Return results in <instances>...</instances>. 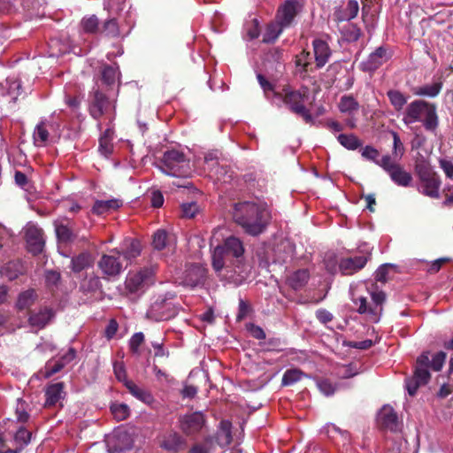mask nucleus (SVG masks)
<instances>
[{"label":"nucleus","mask_w":453,"mask_h":453,"mask_svg":"<svg viewBox=\"0 0 453 453\" xmlns=\"http://www.w3.org/2000/svg\"><path fill=\"white\" fill-rule=\"evenodd\" d=\"M342 34L344 38L349 42H356L361 36L360 29L353 24L346 26L342 30Z\"/></svg>","instance_id":"obj_47"},{"label":"nucleus","mask_w":453,"mask_h":453,"mask_svg":"<svg viewBox=\"0 0 453 453\" xmlns=\"http://www.w3.org/2000/svg\"><path fill=\"white\" fill-rule=\"evenodd\" d=\"M122 205V202L118 199H111V200H100L96 201L92 208L93 212L96 214H104L111 211V210H116Z\"/></svg>","instance_id":"obj_29"},{"label":"nucleus","mask_w":453,"mask_h":453,"mask_svg":"<svg viewBox=\"0 0 453 453\" xmlns=\"http://www.w3.org/2000/svg\"><path fill=\"white\" fill-rule=\"evenodd\" d=\"M122 249L123 257L129 263L141 254V244L136 240L125 241Z\"/></svg>","instance_id":"obj_30"},{"label":"nucleus","mask_w":453,"mask_h":453,"mask_svg":"<svg viewBox=\"0 0 453 453\" xmlns=\"http://www.w3.org/2000/svg\"><path fill=\"white\" fill-rule=\"evenodd\" d=\"M403 121L407 126L422 122L426 130L434 131L438 126L436 109L426 101L415 100L405 108Z\"/></svg>","instance_id":"obj_3"},{"label":"nucleus","mask_w":453,"mask_h":453,"mask_svg":"<svg viewBox=\"0 0 453 453\" xmlns=\"http://www.w3.org/2000/svg\"><path fill=\"white\" fill-rule=\"evenodd\" d=\"M418 173L421 182L420 192L429 197L438 198L441 187V180L438 174L426 166L419 167Z\"/></svg>","instance_id":"obj_8"},{"label":"nucleus","mask_w":453,"mask_h":453,"mask_svg":"<svg viewBox=\"0 0 453 453\" xmlns=\"http://www.w3.org/2000/svg\"><path fill=\"white\" fill-rule=\"evenodd\" d=\"M31 434L25 428H20L15 434L14 439L19 444V449H22L23 446L30 442Z\"/></svg>","instance_id":"obj_52"},{"label":"nucleus","mask_w":453,"mask_h":453,"mask_svg":"<svg viewBox=\"0 0 453 453\" xmlns=\"http://www.w3.org/2000/svg\"><path fill=\"white\" fill-rule=\"evenodd\" d=\"M112 254L104 255L98 262L102 273L107 277H116L123 271V265L119 261V251L112 250Z\"/></svg>","instance_id":"obj_10"},{"label":"nucleus","mask_w":453,"mask_h":453,"mask_svg":"<svg viewBox=\"0 0 453 453\" xmlns=\"http://www.w3.org/2000/svg\"><path fill=\"white\" fill-rule=\"evenodd\" d=\"M233 218L246 233L257 235L265 229L270 219V212L264 203L245 201L235 203Z\"/></svg>","instance_id":"obj_2"},{"label":"nucleus","mask_w":453,"mask_h":453,"mask_svg":"<svg viewBox=\"0 0 453 453\" xmlns=\"http://www.w3.org/2000/svg\"><path fill=\"white\" fill-rule=\"evenodd\" d=\"M312 44L317 67H323L328 62L331 50L327 43L323 40L316 39L313 41Z\"/></svg>","instance_id":"obj_21"},{"label":"nucleus","mask_w":453,"mask_h":453,"mask_svg":"<svg viewBox=\"0 0 453 453\" xmlns=\"http://www.w3.org/2000/svg\"><path fill=\"white\" fill-rule=\"evenodd\" d=\"M111 411L113 417L122 421L127 418L130 415V408L127 404L122 403H114L111 405Z\"/></svg>","instance_id":"obj_38"},{"label":"nucleus","mask_w":453,"mask_h":453,"mask_svg":"<svg viewBox=\"0 0 453 453\" xmlns=\"http://www.w3.org/2000/svg\"><path fill=\"white\" fill-rule=\"evenodd\" d=\"M64 385L62 382H58L50 385L45 391L47 406L56 405L61 399L64 398Z\"/></svg>","instance_id":"obj_24"},{"label":"nucleus","mask_w":453,"mask_h":453,"mask_svg":"<svg viewBox=\"0 0 453 453\" xmlns=\"http://www.w3.org/2000/svg\"><path fill=\"white\" fill-rule=\"evenodd\" d=\"M441 89V83L434 82L416 88L414 94L420 96L434 97Z\"/></svg>","instance_id":"obj_36"},{"label":"nucleus","mask_w":453,"mask_h":453,"mask_svg":"<svg viewBox=\"0 0 453 453\" xmlns=\"http://www.w3.org/2000/svg\"><path fill=\"white\" fill-rule=\"evenodd\" d=\"M119 76V69L116 66L106 65L102 71L103 81L108 85L113 84Z\"/></svg>","instance_id":"obj_44"},{"label":"nucleus","mask_w":453,"mask_h":453,"mask_svg":"<svg viewBox=\"0 0 453 453\" xmlns=\"http://www.w3.org/2000/svg\"><path fill=\"white\" fill-rule=\"evenodd\" d=\"M36 294L34 289H28L19 294L16 306L19 310L29 308L35 301Z\"/></svg>","instance_id":"obj_34"},{"label":"nucleus","mask_w":453,"mask_h":453,"mask_svg":"<svg viewBox=\"0 0 453 453\" xmlns=\"http://www.w3.org/2000/svg\"><path fill=\"white\" fill-rule=\"evenodd\" d=\"M446 360V354L442 351L436 353L430 360L429 367L434 371H441Z\"/></svg>","instance_id":"obj_53"},{"label":"nucleus","mask_w":453,"mask_h":453,"mask_svg":"<svg viewBox=\"0 0 453 453\" xmlns=\"http://www.w3.org/2000/svg\"><path fill=\"white\" fill-rule=\"evenodd\" d=\"M65 366V363L58 361H50L45 365V371L43 376L49 378L53 374L58 372Z\"/></svg>","instance_id":"obj_54"},{"label":"nucleus","mask_w":453,"mask_h":453,"mask_svg":"<svg viewBox=\"0 0 453 453\" xmlns=\"http://www.w3.org/2000/svg\"><path fill=\"white\" fill-rule=\"evenodd\" d=\"M207 269L203 265H192L185 272L183 284L191 288L204 283Z\"/></svg>","instance_id":"obj_15"},{"label":"nucleus","mask_w":453,"mask_h":453,"mask_svg":"<svg viewBox=\"0 0 453 453\" xmlns=\"http://www.w3.org/2000/svg\"><path fill=\"white\" fill-rule=\"evenodd\" d=\"M203 171L211 177L217 180H221L226 173V169L219 165L217 152L210 151L205 153L203 157Z\"/></svg>","instance_id":"obj_14"},{"label":"nucleus","mask_w":453,"mask_h":453,"mask_svg":"<svg viewBox=\"0 0 453 453\" xmlns=\"http://www.w3.org/2000/svg\"><path fill=\"white\" fill-rule=\"evenodd\" d=\"M362 157L369 161L378 164L380 160V152L377 149L372 146H365L361 150Z\"/></svg>","instance_id":"obj_51"},{"label":"nucleus","mask_w":453,"mask_h":453,"mask_svg":"<svg viewBox=\"0 0 453 453\" xmlns=\"http://www.w3.org/2000/svg\"><path fill=\"white\" fill-rule=\"evenodd\" d=\"M223 231V228H217L211 237V265L223 280L239 284L246 278L242 264L243 244L234 236L224 238Z\"/></svg>","instance_id":"obj_1"},{"label":"nucleus","mask_w":453,"mask_h":453,"mask_svg":"<svg viewBox=\"0 0 453 453\" xmlns=\"http://www.w3.org/2000/svg\"><path fill=\"white\" fill-rule=\"evenodd\" d=\"M393 268L392 265L385 264L378 268L375 273V280L380 282H386L388 279L389 271Z\"/></svg>","instance_id":"obj_57"},{"label":"nucleus","mask_w":453,"mask_h":453,"mask_svg":"<svg viewBox=\"0 0 453 453\" xmlns=\"http://www.w3.org/2000/svg\"><path fill=\"white\" fill-rule=\"evenodd\" d=\"M51 127V123L47 119H42L36 125L33 134L34 143L35 146L43 147L48 143L50 129Z\"/></svg>","instance_id":"obj_20"},{"label":"nucleus","mask_w":453,"mask_h":453,"mask_svg":"<svg viewBox=\"0 0 453 453\" xmlns=\"http://www.w3.org/2000/svg\"><path fill=\"white\" fill-rule=\"evenodd\" d=\"M401 158H395L394 155H384L378 162L377 165L380 166L386 173L391 171L394 167L399 164L398 160Z\"/></svg>","instance_id":"obj_45"},{"label":"nucleus","mask_w":453,"mask_h":453,"mask_svg":"<svg viewBox=\"0 0 453 453\" xmlns=\"http://www.w3.org/2000/svg\"><path fill=\"white\" fill-rule=\"evenodd\" d=\"M27 409V404L26 403V402L23 401L22 399H18L15 410L18 421L25 423L28 420L29 414Z\"/></svg>","instance_id":"obj_49"},{"label":"nucleus","mask_w":453,"mask_h":453,"mask_svg":"<svg viewBox=\"0 0 453 453\" xmlns=\"http://www.w3.org/2000/svg\"><path fill=\"white\" fill-rule=\"evenodd\" d=\"M358 10V3L356 0H349L343 12L337 15V19L341 21L350 20L357 17Z\"/></svg>","instance_id":"obj_37"},{"label":"nucleus","mask_w":453,"mask_h":453,"mask_svg":"<svg viewBox=\"0 0 453 453\" xmlns=\"http://www.w3.org/2000/svg\"><path fill=\"white\" fill-rule=\"evenodd\" d=\"M388 175L393 182L401 187L410 186L412 177L400 165L389 171Z\"/></svg>","instance_id":"obj_26"},{"label":"nucleus","mask_w":453,"mask_h":453,"mask_svg":"<svg viewBox=\"0 0 453 453\" xmlns=\"http://www.w3.org/2000/svg\"><path fill=\"white\" fill-rule=\"evenodd\" d=\"M144 341V335L142 333H135L130 339L129 341V346H130V349L134 352V353H137L138 352V349H139V347L140 345L142 343V342Z\"/></svg>","instance_id":"obj_59"},{"label":"nucleus","mask_w":453,"mask_h":453,"mask_svg":"<svg viewBox=\"0 0 453 453\" xmlns=\"http://www.w3.org/2000/svg\"><path fill=\"white\" fill-rule=\"evenodd\" d=\"M115 110V104L105 97L104 94L98 90L94 93V100L90 105L91 116L98 119L104 114H110V118H112V111Z\"/></svg>","instance_id":"obj_12"},{"label":"nucleus","mask_w":453,"mask_h":453,"mask_svg":"<svg viewBox=\"0 0 453 453\" xmlns=\"http://www.w3.org/2000/svg\"><path fill=\"white\" fill-rule=\"evenodd\" d=\"M285 29L281 24H280L276 19L274 22L268 25L265 34L263 35V42H274L282 31Z\"/></svg>","instance_id":"obj_33"},{"label":"nucleus","mask_w":453,"mask_h":453,"mask_svg":"<svg viewBox=\"0 0 453 453\" xmlns=\"http://www.w3.org/2000/svg\"><path fill=\"white\" fill-rule=\"evenodd\" d=\"M198 204L195 202L183 203L181 205L182 214L186 218H193L198 211Z\"/></svg>","instance_id":"obj_58"},{"label":"nucleus","mask_w":453,"mask_h":453,"mask_svg":"<svg viewBox=\"0 0 453 453\" xmlns=\"http://www.w3.org/2000/svg\"><path fill=\"white\" fill-rule=\"evenodd\" d=\"M23 272L24 266L19 261H10L0 271L1 274L10 280H15Z\"/></svg>","instance_id":"obj_28"},{"label":"nucleus","mask_w":453,"mask_h":453,"mask_svg":"<svg viewBox=\"0 0 453 453\" xmlns=\"http://www.w3.org/2000/svg\"><path fill=\"white\" fill-rule=\"evenodd\" d=\"M309 277L310 275L307 270H298L289 275L288 283L293 289H300L307 283Z\"/></svg>","instance_id":"obj_31"},{"label":"nucleus","mask_w":453,"mask_h":453,"mask_svg":"<svg viewBox=\"0 0 453 453\" xmlns=\"http://www.w3.org/2000/svg\"><path fill=\"white\" fill-rule=\"evenodd\" d=\"M388 96L395 111L402 110L407 103V96L398 90H389Z\"/></svg>","instance_id":"obj_39"},{"label":"nucleus","mask_w":453,"mask_h":453,"mask_svg":"<svg viewBox=\"0 0 453 453\" xmlns=\"http://www.w3.org/2000/svg\"><path fill=\"white\" fill-rule=\"evenodd\" d=\"M233 440L232 424L228 420H222L215 435V442L221 448L227 447Z\"/></svg>","instance_id":"obj_23"},{"label":"nucleus","mask_w":453,"mask_h":453,"mask_svg":"<svg viewBox=\"0 0 453 453\" xmlns=\"http://www.w3.org/2000/svg\"><path fill=\"white\" fill-rule=\"evenodd\" d=\"M311 54L308 51H302L297 57H296V65L301 66L303 69H306L308 65L311 64Z\"/></svg>","instance_id":"obj_62"},{"label":"nucleus","mask_w":453,"mask_h":453,"mask_svg":"<svg viewBox=\"0 0 453 453\" xmlns=\"http://www.w3.org/2000/svg\"><path fill=\"white\" fill-rule=\"evenodd\" d=\"M338 142L346 149L354 150L357 149L361 142L358 138L354 134H339L337 137Z\"/></svg>","instance_id":"obj_40"},{"label":"nucleus","mask_w":453,"mask_h":453,"mask_svg":"<svg viewBox=\"0 0 453 453\" xmlns=\"http://www.w3.org/2000/svg\"><path fill=\"white\" fill-rule=\"evenodd\" d=\"M317 385L319 391L326 396L332 395L336 390V387L328 380H319Z\"/></svg>","instance_id":"obj_56"},{"label":"nucleus","mask_w":453,"mask_h":453,"mask_svg":"<svg viewBox=\"0 0 453 453\" xmlns=\"http://www.w3.org/2000/svg\"><path fill=\"white\" fill-rule=\"evenodd\" d=\"M429 364V352L422 353L417 359V365L413 377L422 385L426 384L430 380V372L428 371Z\"/></svg>","instance_id":"obj_17"},{"label":"nucleus","mask_w":453,"mask_h":453,"mask_svg":"<svg viewBox=\"0 0 453 453\" xmlns=\"http://www.w3.org/2000/svg\"><path fill=\"white\" fill-rule=\"evenodd\" d=\"M367 262L365 256H357L355 257H348L342 259L340 262V270L343 274H352L362 269Z\"/></svg>","instance_id":"obj_22"},{"label":"nucleus","mask_w":453,"mask_h":453,"mask_svg":"<svg viewBox=\"0 0 453 453\" xmlns=\"http://www.w3.org/2000/svg\"><path fill=\"white\" fill-rule=\"evenodd\" d=\"M26 242L29 252L36 255L44 248V238L42 231L36 225L27 224L25 228Z\"/></svg>","instance_id":"obj_11"},{"label":"nucleus","mask_w":453,"mask_h":453,"mask_svg":"<svg viewBox=\"0 0 453 453\" xmlns=\"http://www.w3.org/2000/svg\"><path fill=\"white\" fill-rule=\"evenodd\" d=\"M204 423L205 419L202 412H193L180 418V428L187 435H191L200 432Z\"/></svg>","instance_id":"obj_13"},{"label":"nucleus","mask_w":453,"mask_h":453,"mask_svg":"<svg viewBox=\"0 0 453 453\" xmlns=\"http://www.w3.org/2000/svg\"><path fill=\"white\" fill-rule=\"evenodd\" d=\"M284 103L296 114L302 116L306 122L311 120V116L305 108L303 103L308 96V89L292 90L290 88H284Z\"/></svg>","instance_id":"obj_6"},{"label":"nucleus","mask_w":453,"mask_h":453,"mask_svg":"<svg viewBox=\"0 0 453 453\" xmlns=\"http://www.w3.org/2000/svg\"><path fill=\"white\" fill-rule=\"evenodd\" d=\"M440 166L448 178H453V164L450 161L441 159Z\"/></svg>","instance_id":"obj_64"},{"label":"nucleus","mask_w":453,"mask_h":453,"mask_svg":"<svg viewBox=\"0 0 453 453\" xmlns=\"http://www.w3.org/2000/svg\"><path fill=\"white\" fill-rule=\"evenodd\" d=\"M339 111L349 117H353L359 109V104L352 96H343L338 104Z\"/></svg>","instance_id":"obj_27"},{"label":"nucleus","mask_w":453,"mask_h":453,"mask_svg":"<svg viewBox=\"0 0 453 453\" xmlns=\"http://www.w3.org/2000/svg\"><path fill=\"white\" fill-rule=\"evenodd\" d=\"M113 369L115 376L118 379V380L123 382L126 385V381L129 380H127V374L124 365L122 364L115 363Z\"/></svg>","instance_id":"obj_63"},{"label":"nucleus","mask_w":453,"mask_h":453,"mask_svg":"<svg viewBox=\"0 0 453 453\" xmlns=\"http://www.w3.org/2000/svg\"><path fill=\"white\" fill-rule=\"evenodd\" d=\"M53 316L52 310L44 308L29 317V324L34 327L41 329L52 319Z\"/></svg>","instance_id":"obj_25"},{"label":"nucleus","mask_w":453,"mask_h":453,"mask_svg":"<svg viewBox=\"0 0 453 453\" xmlns=\"http://www.w3.org/2000/svg\"><path fill=\"white\" fill-rule=\"evenodd\" d=\"M304 374L299 369L287 370L282 376V385L290 386L299 381Z\"/></svg>","instance_id":"obj_41"},{"label":"nucleus","mask_w":453,"mask_h":453,"mask_svg":"<svg viewBox=\"0 0 453 453\" xmlns=\"http://www.w3.org/2000/svg\"><path fill=\"white\" fill-rule=\"evenodd\" d=\"M126 387L129 392L140 401L146 403H150L152 401L151 395L136 386L133 381H126Z\"/></svg>","instance_id":"obj_35"},{"label":"nucleus","mask_w":453,"mask_h":453,"mask_svg":"<svg viewBox=\"0 0 453 453\" xmlns=\"http://www.w3.org/2000/svg\"><path fill=\"white\" fill-rule=\"evenodd\" d=\"M301 9L302 5L299 0H286L278 9L276 20L283 27H289Z\"/></svg>","instance_id":"obj_9"},{"label":"nucleus","mask_w":453,"mask_h":453,"mask_svg":"<svg viewBox=\"0 0 453 453\" xmlns=\"http://www.w3.org/2000/svg\"><path fill=\"white\" fill-rule=\"evenodd\" d=\"M157 167L165 174L173 177H188L191 173L189 160L176 150L165 151Z\"/></svg>","instance_id":"obj_5"},{"label":"nucleus","mask_w":453,"mask_h":453,"mask_svg":"<svg viewBox=\"0 0 453 453\" xmlns=\"http://www.w3.org/2000/svg\"><path fill=\"white\" fill-rule=\"evenodd\" d=\"M378 421L380 424L390 431H397L399 424L397 415L389 405L383 406L378 413Z\"/></svg>","instance_id":"obj_19"},{"label":"nucleus","mask_w":453,"mask_h":453,"mask_svg":"<svg viewBox=\"0 0 453 453\" xmlns=\"http://www.w3.org/2000/svg\"><path fill=\"white\" fill-rule=\"evenodd\" d=\"M92 264L91 257L88 253H81L73 257L71 261L72 270L74 273H80L89 267Z\"/></svg>","instance_id":"obj_32"},{"label":"nucleus","mask_w":453,"mask_h":453,"mask_svg":"<svg viewBox=\"0 0 453 453\" xmlns=\"http://www.w3.org/2000/svg\"><path fill=\"white\" fill-rule=\"evenodd\" d=\"M167 243V234L165 230L159 229L157 230L154 235L152 240V245L154 249L157 250H163Z\"/></svg>","instance_id":"obj_46"},{"label":"nucleus","mask_w":453,"mask_h":453,"mask_svg":"<svg viewBox=\"0 0 453 453\" xmlns=\"http://www.w3.org/2000/svg\"><path fill=\"white\" fill-rule=\"evenodd\" d=\"M360 288H365L369 293L372 303H368L367 297L357 295L355 291L352 292V301L357 306V312L360 314H366L372 322H378L382 311V303L386 299L385 293L378 290V288L373 283L370 285L364 283Z\"/></svg>","instance_id":"obj_4"},{"label":"nucleus","mask_w":453,"mask_h":453,"mask_svg":"<svg viewBox=\"0 0 453 453\" xmlns=\"http://www.w3.org/2000/svg\"><path fill=\"white\" fill-rule=\"evenodd\" d=\"M388 60L386 50L379 47L375 51L371 53L366 60L361 63V68L364 71L372 72L378 69Z\"/></svg>","instance_id":"obj_18"},{"label":"nucleus","mask_w":453,"mask_h":453,"mask_svg":"<svg viewBox=\"0 0 453 453\" xmlns=\"http://www.w3.org/2000/svg\"><path fill=\"white\" fill-rule=\"evenodd\" d=\"M151 346L154 349V355L157 357H168L169 352L164 348L163 341H153Z\"/></svg>","instance_id":"obj_61"},{"label":"nucleus","mask_w":453,"mask_h":453,"mask_svg":"<svg viewBox=\"0 0 453 453\" xmlns=\"http://www.w3.org/2000/svg\"><path fill=\"white\" fill-rule=\"evenodd\" d=\"M55 231L57 237L59 241L67 242L71 238V230L70 228L63 224L62 222L56 221L55 222Z\"/></svg>","instance_id":"obj_48"},{"label":"nucleus","mask_w":453,"mask_h":453,"mask_svg":"<svg viewBox=\"0 0 453 453\" xmlns=\"http://www.w3.org/2000/svg\"><path fill=\"white\" fill-rule=\"evenodd\" d=\"M81 25L84 32L95 34L98 30L99 20L96 15H90L84 17L81 19Z\"/></svg>","instance_id":"obj_42"},{"label":"nucleus","mask_w":453,"mask_h":453,"mask_svg":"<svg viewBox=\"0 0 453 453\" xmlns=\"http://www.w3.org/2000/svg\"><path fill=\"white\" fill-rule=\"evenodd\" d=\"M112 141L107 140L106 138L99 139V151L104 156L107 157L112 152Z\"/></svg>","instance_id":"obj_60"},{"label":"nucleus","mask_w":453,"mask_h":453,"mask_svg":"<svg viewBox=\"0 0 453 453\" xmlns=\"http://www.w3.org/2000/svg\"><path fill=\"white\" fill-rule=\"evenodd\" d=\"M391 134L393 137L392 154L394 155L395 158H402L403 155L404 154L403 144L397 133L393 131L391 132Z\"/></svg>","instance_id":"obj_50"},{"label":"nucleus","mask_w":453,"mask_h":453,"mask_svg":"<svg viewBox=\"0 0 453 453\" xmlns=\"http://www.w3.org/2000/svg\"><path fill=\"white\" fill-rule=\"evenodd\" d=\"M103 33L108 37L117 38L120 36V30L115 19L105 20L103 26Z\"/></svg>","instance_id":"obj_43"},{"label":"nucleus","mask_w":453,"mask_h":453,"mask_svg":"<svg viewBox=\"0 0 453 453\" xmlns=\"http://www.w3.org/2000/svg\"><path fill=\"white\" fill-rule=\"evenodd\" d=\"M213 438L208 437L203 444H196L190 449V453H210L212 449Z\"/></svg>","instance_id":"obj_55"},{"label":"nucleus","mask_w":453,"mask_h":453,"mask_svg":"<svg viewBox=\"0 0 453 453\" xmlns=\"http://www.w3.org/2000/svg\"><path fill=\"white\" fill-rule=\"evenodd\" d=\"M186 446V440L176 432H169L163 435L160 447L170 452H177Z\"/></svg>","instance_id":"obj_16"},{"label":"nucleus","mask_w":453,"mask_h":453,"mask_svg":"<svg viewBox=\"0 0 453 453\" xmlns=\"http://www.w3.org/2000/svg\"><path fill=\"white\" fill-rule=\"evenodd\" d=\"M153 270L143 268L138 272L129 273L126 278L125 286L131 294L142 293L152 284Z\"/></svg>","instance_id":"obj_7"}]
</instances>
